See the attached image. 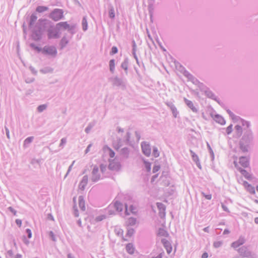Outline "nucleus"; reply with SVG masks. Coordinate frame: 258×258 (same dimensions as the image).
I'll use <instances>...</instances> for the list:
<instances>
[{
    "label": "nucleus",
    "instance_id": "nucleus-28",
    "mask_svg": "<svg viewBox=\"0 0 258 258\" xmlns=\"http://www.w3.org/2000/svg\"><path fill=\"white\" fill-rule=\"evenodd\" d=\"M113 207L115 209L116 211L118 212H121L123 210V205L119 201H116L114 204Z\"/></svg>",
    "mask_w": 258,
    "mask_h": 258
},
{
    "label": "nucleus",
    "instance_id": "nucleus-49",
    "mask_svg": "<svg viewBox=\"0 0 258 258\" xmlns=\"http://www.w3.org/2000/svg\"><path fill=\"white\" fill-rule=\"evenodd\" d=\"M109 17L110 19H114L115 18V13L114 8L112 7L109 9Z\"/></svg>",
    "mask_w": 258,
    "mask_h": 258
},
{
    "label": "nucleus",
    "instance_id": "nucleus-36",
    "mask_svg": "<svg viewBox=\"0 0 258 258\" xmlns=\"http://www.w3.org/2000/svg\"><path fill=\"white\" fill-rule=\"evenodd\" d=\"M137 219L134 217H130L128 218L127 221L126 222V226L127 227L131 226H134L136 224Z\"/></svg>",
    "mask_w": 258,
    "mask_h": 258
},
{
    "label": "nucleus",
    "instance_id": "nucleus-4",
    "mask_svg": "<svg viewBox=\"0 0 258 258\" xmlns=\"http://www.w3.org/2000/svg\"><path fill=\"white\" fill-rule=\"evenodd\" d=\"M236 250L242 258H258V255L255 253L250 250L245 245L242 246Z\"/></svg>",
    "mask_w": 258,
    "mask_h": 258
},
{
    "label": "nucleus",
    "instance_id": "nucleus-40",
    "mask_svg": "<svg viewBox=\"0 0 258 258\" xmlns=\"http://www.w3.org/2000/svg\"><path fill=\"white\" fill-rule=\"evenodd\" d=\"M30 46L31 48H32V49H34L37 52H42V53H43V48H41V47L37 46L34 43H30Z\"/></svg>",
    "mask_w": 258,
    "mask_h": 258
},
{
    "label": "nucleus",
    "instance_id": "nucleus-32",
    "mask_svg": "<svg viewBox=\"0 0 258 258\" xmlns=\"http://www.w3.org/2000/svg\"><path fill=\"white\" fill-rule=\"evenodd\" d=\"M87 17L85 16L83 17L82 21V29L84 31H86L88 29Z\"/></svg>",
    "mask_w": 258,
    "mask_h": 258
},
{
    "label": "nucleus",
    "instance_id": "nucleus-31",
    "mask_svg": "<svg viewBox=\"0 0 258 258\" xmlns=\"http://www.w3.org/2000/svg\"><path fill=\"white\" fill-rule=\"evenodd\" d=\"M142 161L145 165V167L146 168V171L147 172H150L151 170V163L150 162L146 160L144 158L142 159Z\"/></svg>",
    "mask_w": 258,
    "mask_h": 258
},
{
    "label": "nucleus",
    "instance_id": "nucleus-5",
    "mask_svg": "<svg viewBox=\"0 0 258 258\" xmlns=\"http://www.w3.org/2000/svg\"><path fill=\"white\" fill-rule=\"evenodd\" d=\"M49 17L54 21H58L63 17V11L60 9H54L49 14Z\"/></svg>",
    "mask_w": 258,
    "mask_h": 258
},
{
    "label": "nucleus",
    "instance_id": "nucleus-21",
    "mask_svg": "<svg viewBox=\"0 0 258 258\" xmlns=\"http://www.w3.org/2000/svg\"><path fill=\"white\" fill-rule=\"evenodd\" d=\"M214 119L216 122L221 125H224L226 123V121L225 119L222 116L218 114H216L214 115Z\"/></svg>",
    "mask_w": 258,
    "mask_h": 258
},
{
    "label": "nucleus",
    "instance_id": "nucleus-33",
    "mask_svg": "<svg viewBox=\"0 0 258 258\" xmlns=\"http://www.w3.org/2000/svg\"><path fill=\"white\" fill-rule=\"evenodd\" d=\"M205 95L213 100H216L217 96L215 95V94L209 89L207 91H206V93H205Z\"/></svg>",
    "mask_w": 258,
    "mask_h": 258
},
{
    "label": "nucleus",
    "instance_id": "nucleus-55",
    "mask_svg": "<svg viewBox=\"0 0 258 258\" xmlns=\"http://www.w3.org/2000/svg\"><path fill=\"white\" fill-rule=\"evenodd\" d=\"M131 133L130 132H127L126 136H125V143L126 145H130V141L131 138Z\"/></svg>",
    "mask_w": 258,
    "mask_h": 258
},
{
    "label": "nucleus",
    "instance_id": "nucleus-22",
    "mask_svg": "<svg viewBox=\"0 0 258 258\" xmlns=\"http://www.w3.org/2000/svg\"><path fill=\"white\" fill-rule=\"evenodd\" d=\"M37 17L36 16V14L33 13L31 15V16L30 17V20H29V21L28 23V26L30 29L32 28V27H33V25L34 24L35 22H36V21L37 20Z\"/></svg>",
    "mask_w": 258,
    "mask_h": 258
},
{
    "label": "nucleus",
    "instance_id": "nucleus-57",
    "mask_svg": "<svg viewBox=\"0 0 258 258\" xmlns=\"http://www.w3.org/2000/svg\"><path fill=\"white\" fill-rule=\"evenodd\" d=\"M160 168H161V166L159 164H155L154 165L153 168V170H152L153 173H156L160 170Z\"/></svg>",
    "mask_w": 258,
    "mask_h": 258
},
{
    "label": "nucleus",
    "instance_id": "nucleus-3",
    "mask_svg": "<svg viewBox=\"0 0 258 258\" xmlns=\"http://www.w3.org/2000/svg\"><path fill=\"white\" fill-rule=\"evenodd\" d=\"M44 23V22H40L39 19L38 22L31 30V37L34 41H39L41 40L45 29Z\"/></svg>",
    "mask_w": 258,
    "mask_h": 258
},
{
    "label": "nucleus",
    "instance_id": "nucleus-37",
    "mask_svg": "<svg viewBox=\"0 0 258 258\" xmlns=\"http://www.w3.org/2000/svg\"><path fill=\"white\" fill-rule=\"evenodd\" d=\"M95 124L96 122L95 121L90 122L85 130V133L89 134L91 129L95 126Z\"/></svg>",
    "mask_w": 258,
    "mask_h": 258
},
{
    "label": "nucleus",
    "instance_id": "nucleus-41",
    "mask_svg": "<svg viewBox=\"0 0 258 258\" xmlns=\"http://www.w3.org/2000/svg\"><path fill=\"white\" fill-rule=\"evenodd\" d=\"M189 152L192 159L195 162H198L200 160L198 156L192 150H190Z\"/></svg>",
    "mask_w": 258,
    "mask_h": 258
},
{
    "label": "nucleus",
    "instance_id": "nucleus-2",
    "mask_svg": "<svg viewBox=\"0 0 258 258\" xmlns=\"http://www.w3.org/2000/svg\"><path fill=\"white\" fill-rule=\"evenodd\" d=\"M39 21L45 23L44 25L45 28L48 27L47 30L48 39H58L60 37V32L58 28H57L56 25L54 26L51 21L46 19H39Z\"/></svg>",
    "mask_w": 258,
    "mask_h": 258
},
{
    "label": "nucleus",
    "instance_id": "nucleus-16",
    "mask_svg": "<svg viewBox=\"0 0 258 258\" xmlns=\"http://www.w3.org/2000/svg\"><path fill=\"white\" fill-rule=\"evenodd\" d=\"M155 0H148V9L149 11V14L150 15V17L151 20H152L153 13H154V4L155 3Z\"/></svg>",
    "mask_w": 258,
    "mask_h": 258
},
{
    "label": "nucleus",
    "instance_id": "nucleus-46",
    "mask_svg": "<svg viewBox=\"0 0 258 258\" xmlns=\"http://www.w3.org/2000/svg\"><path fill=\"white\" fill-rule=\"evenodd\" d=\"M175 67L176 69L181 73H182L183 72V71H185L186 69L185 68L183 67L181 64H180L179 62H177L175 64Z\"/></svg>",
    "mask_w": 258,
    "mask_h": 258
},
{
    "label": "nucleus",
    "instance_id": "nucleus-50",
    "mask_svg": "<svg viewBox=\"0 0 258 258\" xmlns=\"http://www.w3.org/2000/svg\"><path fill=\"white\" fill-rule=\"evenodd\" d=\"M153 156H154L155 158L159 156V152L158 151L157 147L154 146L153 148Z\"/></svg>",
    "mask_w": 258,
    "mask_h": 258
},
{
    "label": "nucleus",
    "instance_id": "nucleus-59",
    "mask_svg": "<svg viewBox=\"0 0 258 258\" xmlns=\"http://www.w3.org/2000/svg\"><path fill=\"white\" fill-rule=\"evenodd\" d=\"M129 210L130 212H131L132 214L134 215H136L137 213V211H136V208L134 207L133 205L130 206Z\"/></svg>",
    "mask_w": 258,
    "mask_h": 258
},
{
    "label": "nucleus",
    "instance_id": "nucleus-52",
    "mask_svg": "<svg viewBox=\"0 0 258 258\" xmlns=\"http://www.w3.org/2000/svg\"><path fill=\"white\" fill-rule=\"evenodd\" d=\"M190 81L194 84H195L197 86L199 85V84L201 83L196 77H195L194 76H192L191 77V79L189 80Z\"/></svg>",
    "mask_w": 258,
    "mask_h": 258
},
{
    "label": "nucleus",
    "instance_id": "nucleus-35",
    "mask_svg": "<svg viewBox=\"0 0 258 258\" xmlns=\"http://www.w3.org/2000/svg\"><path fill=\"white\" fill-rule=\"evenodd\" d=\"M115 66V59H110L109 62V71L112 74L114 73Z\"/></svg>",
    "mask_w": 258,
    "mask_h": 258
},
{
    "label": "nucleus",
    "instance_id": "nucleus-30",
    "mask_svg": "<svg viewBox=\"0 0 258 258\" xmlns=\"http://www.w3.org/2000/svg\"><path fill=\"white\" fill-rule=\"evenodd\" d=\"M125 249L126 251L131 254H132L134 253L135 247L132 243L127 244L125 246Z\"/></svg>",
    "mask_w": 258,
    "mask_h": 258
},
{
    "label": "nucleus",
    "instance_id": "nucleus-38",
    "mask_svg": "<svg viewBox=\"0 0 258 258\" xmlns=\"http://www.w3.org/2000/svg\"><path fill=\"white\" fill-rule=\"evenodd\" d=\"M48 10V8L46 6H39L37 7L36 11L38 13H41L47 11Z\"/></svg>",
    "mask_w": 258,
    "mask_h": 258
},
{
    "label": "nucleus",
    "instance_id": "nucleus-63",
    "mask_svg": "<svg viewBox=\"0 0 258 258\" xmlns=\"http://www.w3.org/2000/svg\"><path fill=\"white\" fill-rule=\"evenodd\" d=\"M201 194L204 197H205L207 200H210L212 199V195L211 194H206L204 192H202Z\"/></svg>",
    "mask_w": 258,
    "mask_h": 258
},
{
    "label": "nucleus",
    "instance_id": "nucleus-54",
    "mask_svg": "<svg viewBox=\"0 0 258 258\" xmlns=\"http://www.w3.org/2000/svg\"><path fill=\"white\" fill-rule=\"evenodd\" d=\"M118 52V48L116 46H113L112 47L111 51H110V55H113Z\"/></svg>",
    "mask_w": 258,
    "mask_h": 258
},
{
    "label": "nucleus",
    "instance_id": "nucleus-34",
    "mask_svg": "<svg viewBox=\"0 0 258 258\" xmlns=\"http://www.w3.org/2000/svg\"><path fill=\"white\" fill-rule=\"evenodd\" d=\"M53 72V69L50 67H46L40 70V72L42 74L52 73Z\"/></svg>",
    "mask_w": 258,
    "mask_h": 258
},
{
    "label": "nucleus",
    "instance_id": "nucleus-56",
    "mask_svg": "<svg viewBox=\"0 0 258 258\" xmlns=\"http://www.w3.org/2000/svg\"><path fill=\"white\" fill-rule=\"evenodd\" d=\"M185 77H186L189 80L191 79V77L193 76L192 74L189 73L186 70L183 71V72L182 73Z\"/></svg>",
    "mask_w": 258,
    "mask_h": 258
},
{
    "label": "nucleus",
    "instance_id": "nucleus-44",
    "mask_svg": "<svg viewBox=\"0 0 258 258\" xmlns=\"http://www.w3.org/2000/svg\"><path fill=\"white\" fill-rule=\"evenodd\" d=\"M135 232V230H134V229H133L132 228H129L127 227L126 236L131 237V236H132L134 235Z\"/></svg>",
    "mask_w": 258,
    "mask_h": 258
},
{
    "label": "nucleus",
    "instance_id": "nucleus-53",
    "mask_svg": "<svg viewBox=\"0 0 258 258\" xmlns=\"http://www.w3.org/2000/svg\"><path fill=\"white\" fill-rule=\"evenodd\" d=\"M246 189L247 191H248L251 194H255V188L253 186H252L251 184Z\"/></svg>",
    "mask_w": 258,
    "mask_h": 258
},
{
    "label": "nucleus",
    "instance_id": "nucleus-39",
    "mask_svg": "<svg viewBox=\"0 0 258 258\" xmlns=\"http://www.w3.org/2000/svg\"><path fill=\"white\" fill-rule=\"evenodd\" d=\"M132 53L134 56V57L136 60L138 59V56L136 54V49H137V45L134 40L133 41V45H132Z\"/></svg>",
    "mask_w": 258,
    "mask_h": 258
},
{
    "label": "nucleus",
    "instance_id": "nucleus-47",
    "mask_svg": "<svg viewBox=\"0 0 258 258\" xmlns=\"http://www.w3.org/2000/svg\"><path fill=\"white\" fill-rule=\"evenodd\" d=\"M231 118L234 121H235V122L238 121V120H240L242 125V120H245L244 119L241 118L240 117L237 116V115H235L234 114H233V116H232Z\"/></svg>",
    "mask_w": 258,
    "mask_h": 258
},
{
    "label": "nucleus",
    "instance_id": "nucleus-27",
    "mask_svg": "<svg viewBox=\"0 0 258 258\" xmlns=\"http://www.w3.org/2000/svg\"><path fill=\"white\" fill-rule=\"evenodd\" d=\"M34 137L33 136H30L27 138L24 141L23 143V147L24 148H27L29 146V145L33 142Z\"/></svg>",
    "mask_w": 258,
    "mask_h": 258
},
{
    "label": "nucleus",
    "instance_id": "nucleus-25",
    "mask_svg": "<svg viewBox=\"0 0 258 258\" xmlns=\"http://www.w3.org/2000/svg\"><path fill=\"white\" fill-rule=\"evenodd\" d=\"M234 128L235 130L236 137H240L242 136L243 131V129L242 128V126L237 124L235 126Z\"/></svg>",
    "mask_w": 258,
    "mask_h": 258
},
{
    "label": "nucleus",
    "instance_id": "nucleus-64",
    "mask_svg": "<svg viewBox=\"0 0 258 258\" xmlns=\"http://www.w3.org/2000/svg\"><path fill=\"white\" fill-rule=\"evenodd\" d=\"M161 252L159 253L157 256H153L152 258H162L163 255L164 254V251L161 249Z\"/></svg>",
    "mask_w": 258,
    "mask_h": 258
},
{
    "label": "nucleus",
    "instance_id": "nucleus-19",
    "mask_svg": "<svg viewBox=\"0 0 258 258\" xmlns=\"http://www.w3.org/2000/svg\"><path fill=\"white\" fill-rule=\"evenodd\" d=\"M184 103L186 104V105L190 108L191 110L195 113H197L198 110V109L195 107L194 105V104L192 101L188 100L187 99L184 98Z\"/></svg>",
    "mask_w": 258,
    "mask_h": 258
},
{
    "label": "nucleus",
    "instance_id": "nucleus-20",
    "mask_svg": "<svg viewBox=\"0 0 258 258\" xmlns=\"http://www.w3.org/2000/svg\"><path fill=\"white\" fill-rule=\"evenodd\" d=\"M57 28L60 31V29L67 30L69 28V24L67 22H60L56 24Z\"/></svg>",
    "mask_w": 258,
    "mask_h": 258
},
{
    "label": "nucleus",
    "instance_id": "nucleus-29",
    "mask_svg": "<svg viewBox=\"0 0 258 258\" xmlns=\"http://www.w3.org/2000/svg\"><path fill=\"white\" fill-rule=\"evenodd\" d=\"M157 235L167 237L169 236L168 232L163 228H159L158 231Z\"/></svg>",
    "mask_w": 258,
    "mask_h": 258
},
{
    "label": "nucleus",
    "instance_id": "nucleus-23",
    "mask_svg": "<svg viewBox=\"0 0 258 258\" xmlns=\"http://www.w3.org/2000/svg\"><path fill=\"white\" fill-rule=\"evenodd\" d=\"M79 200V206L80 209L82 211H85L86 210L85 208V202L84 200V197L82 196H80L78 198Z\"/></svg>",
    "mask_w": 258,
    "mask_h": 258
},
{
    "label": "nucleus",
    "instance_id": "nucleus-58",
    "mask_svg": "<svg viewBox=\"0 0 258 258\" xmlns=\"http://www.w3.org/2000/svg\"><path fill=\"white\" fill-rule=\"evenodd\" d=\"M157 208H158L160 210L165 211L166 207H165V206L163 204H162V203H157Z\"/></svg>",
    "mask_w": 258,
    "mask_h": 258
},
{
    "label": "nucleus",
    "instance_id": "nucleus-24",
    "mask_svg": "<svg viewBox=\"0 0 258 258\" xmlns=\"http://www.w3.org/2000/svg\"><path fill=\"white\" fill-rule=\"evenodd\" d=\"M69 40L67 38L66 36H63L59 42V46L60 49H63L69 43Z\"/></svg>",
    "mask_w": 258,
    "mask_h": 258
},
{
    "label": "nucleus",
    "instance_id": "nucleus-15",
    "mask_svg": "<svg viewBox=\"0 0 258 258\" xmlns=\"http://www.w3.org/2000/svg\"><path fill=\"white\" fill-rule=\"evenodd\" d=\"M161 241L164 248L166 249L167 252L168 254L170 253L172 250V246L171 243L168 240L165 238L162 239Z\"/></svg>",
    "mask_w": 258,
    "mask_h": 258
},
{
    "label": "nucleus",
    "instance_id": "nucleus-62",
    "mask_svg": "<svg viewBox=\"0 0 258 258\" xmlns=\"http://www.w3.org/2000/svg\"><path fill=\"white\" fill-rule=\"evenodd\" d=\"M106 216L104 215H100L96 217L95 221L97 222H100L105 219Z\"/></svg>",
    "mask_w": 258,
    "mask_h": 258
},
{
    "label": "nucleus",
    "instance_id": "nucleus-51",
    "mask_svg": "<svg viewBox=\"0 0 258 258\" xmlns=\"http://www.w3.org/2000/svg\"><path fill=\"white\" fill-rule=\"evenodd\" d=\"M223 242L222 240L215 241L213 243V246L216 248H218L220 247L223 245Z\"/></svg>",
    "mask_w": 258,
    "mask_h": 258
},
{
    "label": "nucleus",
    "instance_id": "nucleus-6",
    "mask_svg": "<svg viewBox=\"0 0 258 258\" xmlns=\"http://www.w3.org/2000/svg\"><path fill=\"white\" fill-rule=\"evenodd\" d=\"M109 80L112 82L113 86L120 87L123 90L125 88V84L123 79L115 76L110 78Z\"/></svg>",
    "mask_w": 258,
    "mask_h": 258
},
{
    "label": "nucleus",
    "instance_id": "nucleus-12",
    "mask_svg": "<svg viewBox=\"0 0 258 258\" xmlns=\"http://www.w3.org/2000/svg\"><path fill=\"white\" fill-rule=\"evenodd\" d=\"M245 242V239L244 237L242 236H240L237 240L231 243V246L236 249L237 247L243 245Z\"/></svg>",
    "mask_w": 258,
    "mask_h": 258
},
{
    "label": "nucleus",
    "instance_id": "nucleus-48",
    "mask_svg": "<svg viewBox=\"0 0 258 258\" xmlns=\"http://www.w3.org/2000/svg\"><path fill=\"white\" fill-rule=\"evenodd\" d=\"M76 28V25H69V28L68 29V31L69 33H70L71 34L74 35L76 32L75 31Z\"/></svg>",
    "mask_w": 258,
    "mask_h": 258
},
{
    "label": "nucleus",
    "instance_id": "nucleus-10",
    "mask_svg": "<svg viewBox=\"0 0 258 258\" xmlns=\"http://www.w3.org/2000/svg\"><path fill=\"white\" fill-rule=\"evenodd\" d=\"M99 168L97 165H95L92 172L91 180L93 182H96L100 179L101 175L98 173Z\"/></svg>",
    "mask_w": 258,
    "mask_h": 258
},
{
    "label": "nucleus",
    "instance_id": "nucleus-8",
    "mask_svg": "<svg viewBox=\"0 0 258 258\" xmlns=\"http://www.w3.org/2000/svg\"><path fill=\"white\" fill-rule=\"evenodd\" d=\"M142 152L147 157H149L151 153V148L149 143L144 141L141 143Z\"/></svg>",
    "mask_w": 258,
    "mask_h": 258
},
{
    "label": "nucleus",
    "instance_id": "nucleus-17",
    "mask_svg": "<svg viewBox=\"0 0 258 258\" xmlns=\"http://www.w3.org/2000/svg\"><path fill=\"white\" fill-rule=\"evenodd\" d=\"M88 181V176L86 175L83 177L82 180L80 181L79 188L82 190H84L86 186Z\"/></svg>",
    "mask_w": 258,
    "mask_h": 258
},
{
    "label": "nucleus",
    "instance_id": "nucleus-1",
    "mask_svg": "<svg viewBox=\"0 0 258 258\" xmlns=\"http://www.w3.org/2000/svg\"><path fill=\"white\" fill-rule=\"evenodd\" d=\"M243 134L239 142V149L243 153H247L251 146L253 145L254 136L250 128V122L246 120H242Z\"/></svg>",
    "mask_w": 258,
    "mask_h": 258
},
{
    "label": "nucleus",
    "instance_id": "nucleus-13",
    "mask_svg": "<svg viewBox=\"0 0 258 258\" xmlns=\"http://www.w3.org/2000/svg\"><path fill=\"white\" fill-rule=\"evenodd\" d=\"M165 104L170 109L174 117H177L179 112L174 104L172 102L168 101L165 102Z\"/></svg>",
    "mask_w": 258,
    "mask_h": 258
},
{
    "label": "nucleus",
    "instance_id": "nucleus-61",
    "mask_svg": "<svg viewBox=\"0 0 258 258\" xmlns=\"http://www.w3.org/2000/svg\"><path fill=\"white\" fill-rule=\"evenodd\" d=\"M233 125L230 124L227 128H226V133L227 135H230L232 131Z\"/></svg>",
    "mask_w": 258,
    "mask_h": 258
},
{
    "label": "nucleus",
    "instance_id": "nucleus-42",
    "mask_svg": "<svg viewBox=\"0 0 258 258\" xmlns=\"http://www.w3.org/2000/svg\"><path fill=\"white\" fill-rule=\"evenodd\" d=\"M198 87L201 91L204 92L205 93H206V91H207L209 89L205 84L201 82L199 84Z\"/></svg>",
    "mask_w": 258,
    "mask_h": 258
},
{
    "label": "nucleus",
    "instance_id": "nucleus-7",
    "mask_svg": "<svg viewBox=\"0 0 258 258\" xmlns=\"http://www.w3.org/2000/svg\"><path fill=\"white\" fill-rule=\"evenodd\" d=\"M57 53V49L54 46H45L43 47V54L44 55H48L54 57L56 56Z\"/></svg>",
    "mask_w": 258,
    "mask_h": 258
},
{
    "label": "nucleus",
    "instance_id": "nucleus-60",
    "mask_svg": "<svg viewBox=\"0 0 258 258\" xmlns=\"http://www.w3.org/2000/svg\"><path fill=\"white\" fill-rule=\"evenodd\" d=\"M49 238L53 241H56V237H55V234H54V233L53 232V231H49Z\"/></svg>",
    "mask_w": 258,
    "mask_h": 258
},
{
    "label": "nucleus",
    "instance_id": "nucleus-9",
    "mask_svg": "<svg viewBox=\"0 0 258 258\" xmlns=\"http://www.w3.org/2000/svg\"><path fill=\"white\" fill-rule=\"evenodd\" d=\"M234 166L237 170L247 179H252V175L249 174L246 170L239 167L235 161L234 162Z\"/></svg>",
    "mask_w": 258,
    "mask_h": 258
},
{
    "label": "nucleus",
    "instance_id": "nucleus-14",
    "mask_svg": "<svg viewBox=\"0 0 258 258\" xmlns=\"http://www.w3.org/2000/svg\"><path fill=\"white\" fill-rule=\"evenodd\" d=\"M121 167L120 164L119 162H114L113 160L112 161H109V164L108 168L109 170L112 171H118Z\"/></svg>",
    "mask_w": 258,
    "mask_h": 258
},
{
    "label": "nucleus",
    "instance_id": "nucleus-43",
    "mask_svg": "<svg viewBox=\"0 0 258 258\" xmlns=\"http://www.w3.org/2000/svg\"><path fill=\"white\" fill-rule=\"evenodd\" d=\"M207 148H208V149L209 150V153H210V157H211V160L213 161L214 159V152H213L212 148L211 147L210 144L208 142L207 143Z\"/></svg>",
    "mask_w": 258,
    "mask_h": 258
},
{
    "label": "nucleus",
    "instance_id": "nucleus-11",
    "mask_svg": "<svg viewBox=\"0 0 258 258\" xmlns=\"http://www.w3.org/2000/svg\"><path fill=\"white\" fill-rule=\"evenodd\" d=\"M250 158L248 156H241L239 158V163L243 168L249 166Z\"/></svg>",
    "mask_w": 258,
    "mask_h": 258
},
{
    "label": "nucleus",
    "instance_id": "nucleus-26",
    "mask_svg": "<svg viewBox=\"0 0 258 258\" xmlns=\"http://www.w3.org/2000/svg\"><path fill=\"white\" fill-rule=\"evenodd\" d=\"M119 153L124 158H127L130 153L129 149L127 147L123 148L119 150Z\"/></svg>",
    "mask_w": 258,
    "mask_h": 258
},
{
    "label": "nucleus",
    "instance_id": "nucleus-18",
    "mask_svg": "<svg viewBox=\"0 0 258 258\" xmlns=\"http://www.w3.org/2000/svg\"><path fill=\"white\" fill-rule=\"evenodd\" d=\"M129 64V59L128 57H125L123 61L122 62L120 67L124 70L126 75L128 74V67Z\"/></svg>",
    "mask_w": 258,
    "mask_h": 258
},
{
    "label": "nucleus",
    "instance_id": "nucleus-45",
    "mask_svg": "<svg viewBox=\"0 0 258 258\" xmlns=\"http://www.w3.org/2000/svg\"><path fill=\"white\" fill-rule=\"evenodd\" d=\"M47 105L46 104H41L39 105L37 108L38 112H42L46 109Z\"/></svg>",
    "mask_w": 258,
    "mask_h": 258
}]
</instances>
